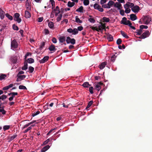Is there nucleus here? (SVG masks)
Returning <instances> with one entry per match:
<instances>
[{
    "instance_id": "f257e3e1",
    "label": "nucleus",
    "mask_w": 152,
    "mask_h": 152,
    "mask_svg": "<svg viewBox=\"0 0 152 152\" xmlns=\"http://www.w3.org/2000/svg\"><path fill=\"white\" fill-rule=\"evenodd\" d=\"M142 23L144 24H148L151 21V18L149 16H143L142 18Z\"/></svg>"
},
{
    "instance_id": "f03ea898",
    "label": "nucleus",
    "mask_w": 152,
    "mask_h": 152,
    "mask_svg": "<svg viewBox=\"0 0 152 152\" xmlns=\"http://www.w3.org/2000/svg\"><path fill=\"white\" fill-rule=\"evenodd\" d=\"M121 24L126 25H128L130 28L132 26V23L129 20H127V18L124 17L122 18L120 22Z\"/></svg>"
},
{
    "instance_id": "7ed1b4c3",
    "label": "nucleus",
    "mask_w": 152,
    "mask_h": 152,
    "mask_svg": "<svg viewBox=\"0 0 152 152\" xmlns=\"http://www.w3.org/2000/svg\"><path fill=\"white\" fill-rule=\"evenodd\" d=\"M19 16L20 14L17 13H15L13 16L14 20L18 23H20L21 21V19L19 18Z\"/></svg>"
},
{
    "instance_id": "20e7f679",
    "label": "nucleus",
    "mask_w": 152,
    "mask_h": 152,
    "mask_svg": "<svg viewBox=\"0 0 152 152\" xmlns=\"http://www.w3.org/2000/svg\"><path fill=\"white\" fill-rule=\"evenodd\" d=\"M18 46V44L16 40L14 39L11 42V48L12 49H15L17 48Z\"/></svg>"
},
{
    "instance_id": "39448f33",
    "label": "nucleus",
    "mask_w": 152,
    "mask_h": 152,
    "mask_svg": "<svg viewBox=\"0 0 152 152\" xmlns=\"http://www.w3.org/2000/svg\"><path fill=\"white\" fill-rule=\"evenodd\" d=\"M31 3L30 0H27L26 2V7L28 11L31 10Z\"/></svg>"
},
{
    "instance_id": "423d86ee",
    "label": "nucleus",
    "mask_w": 152,
    "mask_h": 152,
    "mask_svg": "<svg viewBox=\"0 0 152 152\" xmlns=\"http://www.w3.org/2000/svg\"><path fill=\"white\" fill-rule=\"evenodd\" d=\"M95 9L98 10L100 12H103L104 11L103 9L101 7V6L97 4H95L94 5Z\"/></svg>"
},
{
    "instance_id": "0eeeda50",
    "label": "nucleus",
    "mask_w": 152,
    "mask_h": 152,
    "mask_svg": "<svg viewBox=\"0 0 152 152\" xmlns=\"http://www.w3.org/2000/svg\"><path fill=\"white\" fill-rule=\"evenodd\" d=\"M132 11L134 13H137L140 10L139 6L135 5L131 8Z\"/></svg>"
},
{
    "instance_id": "6e6552de",
    "label": "nucleus",
    "mask_w": 152,
    "mask_h": 152,
    "mask_svg": "<svg viewBox=\"0 0 152 152\" xmlns=\"http://www.w3.org/2000/svg\"><path fill=\"white\" fill-rule=\"evenodd\" d=\"M17 77L18 78L16 81L17 82H19L24 79L26 77V76L25 75H18Z\"/></svg>"
},
{
    "instance_id": "1a4fd4ad",
    "label": "nucleus",
    "mask_w": 152,
    "mask_h": 152,
    "mask_svg": "<svg viewBox=\"0 0 152 152\" xmlns=\"http://www.w3.org/2000/svg\"><path fill=\"white\" fill-rule=\"evenodd\" d=\"M49 56H45L42 59L39 60V62L40 64L44 63L47 61L49 59Z\"/></svg>"
},
{
    "instance_id": "9d476101",
    "label": "nucleus",
    "mask_w": 152,
    "mask_h": 152,
    "mask_svg": "<svg viewBox=\"0 0 152 152\" xmlns=\"http://www.w3.org/2000/svg\"><path fill=\"white\" fill-rule=\"evenodd\" d=\"M134 6L133 3L129 2L128 3H126V4H125L124 5V8L129 7L132 8Z\"/></svg>"
},
{
    "instance_id": "9b49d317",
    "label": "nucleus",
    "mask_w": 152,
    "mask_h": 152,
    "mask_svg": "<svg viewBox=\"0 0 152 152\" xmlns=\"http://www.w3.org/2000/svg\"><path fill=\"white\" fill-rule=\"evenodd\" d=\"M114 7L117 8L119 10H121L122 8L121 4L119 2H116L114 4Z\"/></svg>"
},
{
    "instance_id": "f8f14e48",
    "label": "nucleus",
    "mask_w": 152,
    "mask_h": 152,
    "mask_svg": "<svg viewBox=\"0 0 152 152\" xmlns=\"http://www.w3.org/2000/svg\"><path fill=\"white\" fill-rule=\"evenodd\" d=\"M142 35L143 39H144L149 36L150 35V33L148 31H146L145 32H144Z\"/></svg>"
},
{
    "instance_id": "ddd939ff",
    "label": "nucleus",
    "mask_w": 152,
    "mask_h": 152,
    "mask_svg": "<svg viewBox=\"0 0 152 152\" xmlns=\"http://www.w3.org/2000/svg\"><path fill=\"white\" fill-rule=\"evenodd\" d=\"M67 31L69 33H72L73 34H76V28H75L73 29L71 28H69L67 29Z\"/></svg>"
},
{
    "instance_id": "4468645a",
    "label": "nucleus",
    "mask_w": 152,
    "mask_h": 152,
    "mask_svg": "<svg viewBox=\"0 0 152 152\" xmlns=\"http://www.w3.org/2000/svg\"><path fill=\"white\" fill-rule=\"evenodd\" d=\"M49 50L50 51L55 52L57 49L55 48V46L53 44H51L48 48Z\"/></svg>"
},
{
    "instance_id": "2eb2a0df",
    "label": "nucleus",
    "mask_w": 152,
    "mask_h": 152,
    "mask_svg": "<svg viewBox=\"0 0 152 152\" xmlns=\"http://www.w3.org/2000/svg\"><path fill=\"white\" fill-rule=\"evenodd\" d=\"M29 11L27 10L25 12V17L26 18H29L31 16V14L29 13Z\"/></svg>"
},
{
    "instance_id": "dca6fc26",
    "label": "nucleus",
    "mask_w": 152,
    "mask_h": 152,
    "mask_svg": "<svg viewBox=\"0 0 152 152\" xmlns=\"http://www.w3.org/2000/svg\"><path fill=\"white\" fill-rule=\"evenodd\" d=\"M53 10H54V11L55 12L56 11H57V12H55V16H56L58 15V14L60 13L61 12V11L60 10L58 6H56V8L54 9Z\"/></svg>"
},
{
    "instance_id": "f3484780",
    "label": "nucleus",
    "mask_w": 152,
    "mask_h": 152,
    "mask_svg": "<svg viewBox=\"0 0 152 152\" xmlns=\"http://www.w3.org/2000/svg\"><path fill=\"white\" fill-rule=\"evenodd\" d=\"M130 18L131 20L134 21L137 19V17L135 15L132 14L130 15Z\"/></svg>"
},
{
    "instance_id": "a211bd4d",
    "label": "nucleus",
    "mask_w": 152,
    "mask_h": 152,
    "mask_svg": "<svg viewBox=\"0 0 152 152\" xmlns=\"http://www.w3.org/2000/svg\"><path fill=\"white\" fill-rule=\"evenodd\" d=\"M107 4L108 8H110L113 5H114V2L112 1H110L108 2Z\"/></svg>"
},
{
    "instance_id": "6ab92c4d",
    "label": "nucleus",
    "mask_w": 152,
    "mask_h": 152,
    "mask_svg": "<svg viewBox=\"0 0 152 152\" xmlns=\"http://www.w3.org/2000/svg\"><path fill=\"white\" fill-rule=\"evenodd\" d=\"M24 66L22 68V69L23 70H26L28 69V64L26 61H24Z\"/></svg>"
},
{
    "instance_id": "aec40b11",
    "label": "nucleus",
    "mask_w": 152,
    "mask_h": 152,
    "mask_svg": "<svg viewBox=\"0 0 152 152\" xmlns=\"http://www.w3.org/2000/svg\"><path fill=\"white\" fill-rule=\"evenodd\" d=\"M107 39L110 42L112 41L113 40V36L109 34L107 35Z\"/></svg>"
},
{
    "instance_id": "412c9836",
    "label": "nucleus",
    "mask_w": 152,
    "mask_h": 152,
    "mask_svg": "<svg viewBox=\"0 0 152 152\" xmlns=\"http://www.w3.org/2000/svg\"><path fill=\"white\" fill-rule=\"evenodd\" d=\"M50 148V146L49 145H47L41 149V151L42 152H45L49 149Z\"/></svg>"
},
{
    "instance_id": "4be33fe9",
    "label": "nucleus",
    "mask_w": 152,
    "mask_h": 152,
    "mask_svg": "<svg viewBox=\"0 0 152 152\" xmlns=\"http://www.w3.org/2000/svg\"><path fill=\"white\" fill-rule=\"evenodd\" d=\"M106 64V62H104L102 63L99 66V68L100 69H103L105 67Z\"/></svg>"
},
{
    "instance_id": "5701e85b",
    "label": "nucleus",
    "mask_w": 152,
    "mask_h": 152,
    "mask_svg": "<svg viewBox=\"0 0 152 152\" xmlns=\"http://www.w3.org/2000/svg\"><path fill=\"white\" fill-rule=\"evenodd\" d=\"M13 86V84H10L8 86H6L4 87L3 88V90H7L9 89L10 88L12 87Z\"/></svg>"
},
{
    "instance_id": "b1692460",
    "label": "nucleus",
    "mask_w": 152,
    "mask_h": 152,
    "mask_svg": "<svg viewBox=\"0 0 152 152\" xmlns=\"http://www.w3.org/2000/svg\"><path fill=\"white\" fill-rule=\"evenodd\" d=\"M120 32H121V35H122V36L126 38V39H128L129 38V37H128V36L124 31H120Z\"/></svg>"
},
{
    "instance_id": "393cba45",
    "label": "nucleus",
    "mask_w": 152,
    "mask_h": 152,
    "mask_svg": "<svg viewBox=\"0 0 152 152\" xmlns=\"http://www.w3.org/2000/svg\"><path fill=\"white\" fill-rule=\"evenodd\" d=\"M27 63L29 64H31L34 62V60L31 58H28L26 60Z\"/></svg>"
},
{
    "instance_id": "a878e982",
    "label": "nucleus",
    "mask_w": 152,
    "mask_h": 152,
    "mask_svg": "<svg viewBox=\"0 0 152 152\" xmlns=\"http://www.w3.org/2000/svg\"><path fill=\"white\" fill-rule=\"evenodd\" d=\"M4 12L1 9H0V17L1 19H3L4 17Z\"/></svg>"
},
{
    "instance_id": "bb28decb",
    "label": "nucleus",
    "mask_w": 152,
    "mask_h": 152,
    "mask_svg": "<svg viewBox=\"0 0 152 152\" xmlns=\"http://www.w3.org/2000/svg\"><path fill=\"white\" fill-rule=\"evenodd\" d=\"M137 33V35H141V34L143 32L142 29L140 28V29H137L136 32Z\"/></svg>"
},
{
    "instance_id": "cd10ccee",
    "label": "nucleus",
    "mask_w": 152,
    "mask_h": 152,
    "mask_svg": "<svg viewBox=\"0 0 152 152\" xmlns=\"http://www.w3.org/2000/svg\"><path fill=\"white\" fill-rule=\"evenodd\" d=\"M83 6H80L79 8L77 9V12H80V13H83Z\"/></svg>"
},
{
    "instance_id": "c85d7f7f",
    "label": "nucleus",
    "mask_w": 152,
    "mask_h": 152,
    "mask_svg": "<svg viewBox=\"0 0 152 152\" xmlns=\"http://www.w3.org/2000/svg\"><path fill=\"white\" fill-rule=\"evenodd\" d=\"M75 4L74 2H71L69 1L68 3V6L69 7H72L75 5Z\"/></svg>"
},
{
    "instance_id": "c756f323",
    "label": "nucleus",
    "mask_w": 152,
    "mask_h": 152,
    "mask_svg": "<svg viewBox=\"0 0 152 152\" xmlns=\"http://www.w3.org/2000/svg\"><path fill=\"white\" fill-rule=\"evenodd\" d=\"M59 41L61 42H63L65 41V38L64 37H60L59 39Z\"/></svg>"
},
{
    "instance_id": "7c9ffc66",
    "label": "nucleus",
    "mask_w": 152,
    "mask_h": 152,
    "mask_svg": "<svg viewBox=\"0 0 152 152\" xmlns=\"http://www.w3.org/2000/svg\"><path fill=\"white\" fill-rule=\"evenodd\" d=\"M102 20L104 22H109L110 21V19L106 17H104L102 18Z\"/></svg>"
},
{
    "instance_id": "2f4dec72",
    "label": "nucleus",
    "mask_w": 152,
    "mask_h": 152,
    "mask_svg": "<svg viewBox=\"0 0 152 152\" xmlns=\"http://www.w3.org/2000/svg\"><path fill=\"white\" fill-rule=\"evenodd\" d=\"M82 85L84 87L86 88H88V86H90V85L88 83V82H85L83 83Z\"/></svg>"
},
{
    "instance_id": "473e14b6",
    "label": "nucleus",
    "mask_w": 152,
    "mask_h": 152,
    "mask_svg": "<svg viewBox=\"0 0 152 152\" xmlns=\"http://www.w3.org/2000/svg\"><path fill=\"white\" fill-rule=\"evenodd\" d=\"M48 26L50 28H52L54 26L53 23V22L50 21L48 23Z\"/></svg>"
},
{
    "instance_id": "72a5a7b5",
    "label": "nucleus",
    "mask_w": 152,
    "mask_h": 152,
    "mask_svg": "<svg viewBox=\"0 0 152 152\" xmlns=\"http://www.w3.org/2000/svg\"><path fill=\"white\" fill-rule=\"evenodd\" d=\"M12 28L14 30L18 31L19 29L18 27L15 24H14L12 25Z\"/></svg>"
},
{
    "instance_id": "f704fd0d",
    "label": "nucleus",
    "mask_w": 152,
    "mask_h": 152,
    "mask_svg": "<svg viewBox=\"0 0 152 152\" xmlns=\"http://www.w3.org/2000/svg\"><path fill=\"white\" fill-rule=\"evenodd\" d=\"M34 68L31 66H30L28 67V70L29 71L30 73H32L34 71Z\"/></svg>"
},
{
    "instance_id": "c9c22d12",
    "label": "nucleus",
    "mask_w": 152,
    "mask_h": 152,
    "mask_svg": "<svg viewBox=\"0 0 152 152\" xmlns=\"http://www.w3.org/2000/svg\"><path fill=\"white\" fill-rule=\"evenodd\" d=\"M6 16L11 20H12L13 19V17L8 13L6 14Z\"/></svg>"
},
{
    "instance_id": "e433bc0d",
    "label": "nucleus",
    "mask_w": 152,
    "mask_h": 152,
    "mask_svg": "<svg viewBox=\"0 0 152 152\" xmlns=\"http://www.w3.org/2000/svg\"><path fill=\"white\" fill-rule=\"evenodd\" d=\"M10 126L9 125H5L3 126V128L4 131L8 130L10 128Z\"/></svg>"
},
{
    "instance_id": "4c0bfd02",
    "label": "nucleus",
    "mask_w": 152,
    "mask_h": 152,
    "mask_svg": "<svg viewBox=\"0 0 152 152\" xmlns=\"http://www.w3.org/2000/svg\"><path fill=\"white\" fill-rule=\"evenodd\" d=\"M50 1L52 7V9L55 7V2L53 0H50Z\"/></svg>"
},
{
    "instance_id": "58836bf2",
    "label": "nucleus",
    "mask_w": 152,
    "mask_h": 152,
    "mask_svg": "<svg viewBox=\"0 0 152 152\" xmlns=\"http://www.w3.org/2000/svg\"><path fill=\"white\" fill-rule=\"evenodd\" d=\"M7 98V96L4 95H2L1 96H0V100H1V99L2 100H3L5 99H6Z\"/></svg>"
},
{
    "instance_id": "ea45409f",
    "label": "nucleus",
    "mask_w": 152,
    "mask_h": 152,
    "mask_svg": "<svg viewBox=\"0 0 152 152\" xmlns=\"http://www.w3.org/2000/svg\"><path fill=\"white\" fill-rule=\"evenodd\" d=\"M89 3V0H84L83 1L84 4L85 6L88 5Z\"/></svg>"
},
{
    "instance_id": "a19ab883",
    "label": "nucleus",
    "mask_w": 152,
    "mask_h": 152,
    "mask_svg": "<svg viewBox=\"0 0 152 152\" xmlns=\"http://www.w3.org/2000/svg\"><path fill=\"white\" fill-rule=\"evenodd\" d=\"M62 16V14H61L59 15V16H58L56 19L57 21V22H59L60 21V20H61V18Z\"/></svg>"
},
{
    "instance_id": "79ce46f5",
    "label": "nucleus",
    "mask_w": 152,
    "mask_h": 152,
    "mask_svg": "<svg viewBox=\"0 0 152 152\" xmlns=\"http://www.w3.org/2000/svg\"><path fill=\"white\" fill-rule=\"evenodd\" d=\"M40 113V111L39 110H38L36 112H34V113H33L31 115L33 117H34L36 115L39 114Z\"/></svg>"
},
{
    "instance_id": "37998d69",
    "label": "nucleus",
    "mask_w": 152,
    "mask_h": 152,
    "mask_svg": "<svg viewBox=\"0 0 152 152\" xmlns=\"http://www.w3.org/2000/svg\"><path fill=\"white\" fill-rule=\"evenodd\" d=\"M45 45V43L44 42H42L39 47V49L40 50H41L42 49V48L44 47Z\"/></svg>"
},
{
    "instance_id": "c03bdc74",
    "label": "nucleus",
    "mask_w": 152,
    "mask_h": 152,
    "mask_svg": "<svg viewBox=\"0 0 152 152\" xmlns=\"http://www.w3.org/2000/svg\"><path fill=\"white\" fill-rule=\"evenodd\" d=\"M19 88L20 89H23L25 90L27 89L26 87L23 85H20L19 86Z\"/></svg>"
},
{
    "instance_id": "a18cd8bd",
    "label": "nucleus",
    "mask_w": 152,
    "mask_h": 152,
    "mask_svg": "<svg viewBox=\"0 0 152 152\" xmlns=\"http://www.w3.org/2000/svg\"><path fill=\"white\" fill-rule=\"evenodd\" d=\"M116 57V56H115V55L114 54L113 55L111 58V60L113 62H114L115 61V58Z\"/></svg>"
},
{
    "instance_id": "49530a36",
    "label": "nucleus",
    "mask_w": 152,
    "mask_h": 152,
    "mask_svg": "<svg viewBox=\"0 0 152 152\" xmlns=\"http://www.w3.org/2000/svg\"><path fill=\"white\" fill-rule=\"evenodd\" d=\"M88 20L91 23H94L95 22V20L93 18H90L88 19Z\"/></svg>"
},
{
    "instance_id": "de8ad7c7",
    "label": "nucleus",
    "mask_w": 152,
    "mask_h": 152,
    "mask_svg": "<svg viewBox=\"0 0 152 152\" xmlns=\"http://www.w3.org/2000/svg\"><path fill=\"white\" fill-rule=\"evenodd\" d=\"M6 77V76L5 75L1 74V75H0V80H2L4 79Z\"/></svg>"
},
{
    "instance_id": "09e8293b",
    "label": "nucleus",
    "mask_w": 152,
    "mask_h": 152,
    "mask_svg": "<svg viewBox=\"0 0 152 152\" xmlns=\"http://www.w3.org/2000/svg\"><path fill=\"white\" fill-rule=\"evenodd\" d=\"M148 28V27L147 26H144L143 25H140V28L141 29H142L143 28L147 29Z\"/></svg>"
},
{
    "instance_id": "8fccbe9b",
    "label": "nucleus",
    "mask_w": 152,
    "mask_h": 152,
    "mask_svg": "<svg viewBox=\"0 0 152 152\" xmlns=\"http://www.w3.org/2000/svg\"><path fill=\"white\" fill-rule=\"evenodd\" d=\"M96 89L98 91H99L101 89V87L100 86H99L98 85L96 84L95 87Z\"/></svg>"
},
{
    "instance_id": "3c124183",
    "label": "nucleus",
    "mask_w": 152,
    "mask_h": 152,
    "mask_svg": "<svg viewBox=\"0 0 152 152\" xmlns=\"http://www.w3.org/2000/svg\"><path fill=\"white\" fill-rule=\"evenodd\" d=\"M125 8L126 9L125 12L126 13H129L130 12L131 10L129 8L126 7Z\"/></svg>"
},
{
    "instance_id": "603ef678",
    "label": "nucleus",
    "mask_w": 152,
    "mask_h": 152,
    "mask_svg": "<svg viewBox=\"0 0 152 152\" xmlns=\"http://www.w3.org/2000/svg\"><path fill=\"white\" fill-rule=\"evenodd\" d=\"M17 136V135H13L10 137V141L13 140Z\"/></svg>"
},
{
    "instance_id": "864d4df0",
    "label": "nucleus",
    "mask_w": 152,
    "mask_h": 152,
    "mask_svg": "<svg viewBox=\"0 0 152 152\" xmlns=\"http://www.w3.org/2000/svg\"><path fill=\"white\" fill-rule=\"evenodd\" d=\"M83 28L82 26H78L77 27V34L78 33V31H81L83 29Z\"/></svg>"
},
{
    "instance_id": "5fc2aeb1",
    "label": "nucleus",
    "mask_w": 152,
    "mask_h": 152,
    "mask_svg": "<svg viewBox=\"0 0 152 152\" xmlns=\"http://www.w3.org/2000/svg\"><path fill=\"white\" fill-rule=\"evenodd\" d=\"M71 39H71L69 37H67L66 39V42L68 44L70 43V42L71 40Z\"/></svg>"
},
{
    "instance_id": "6e6d98bb",
    "label": "nucleus",
    "mask_w": 152,
    "mask_h": 152,
    "mask_svg": "<svg viewBox=\"0 0 152 152\" xmlns=\"http://www.w3.org/2000/svg\"><path fill=\"white\" fill-rule=\"evenodd\" d=\"M122 42V40L121 39H118L116 41V43L118 45H119L121 42Z\"/></svg>"
},
{
    "instance_id": "4d7b16f0",
    "label": "nucleus",
    "mask_w": 152,
    "mask_h": 152,
    "mask_svg": "<svg viewBox=\"0 0 152 152\" xmlns=\"http://www.w3.org/2000/svg\"><path fill=\"white\" fill-rule=\"evenodd\" d=\"M90 28L92 29V30H96V31H98V28H97V27L96 26H95V27H93V26H91V27H90Z\"/></svg>"
},
{
    "instance_id": "13d9d810",
    "label": "nucleus",
    "mask_w": 152,
    "mask_h": 152,
    "mask_svg": "<svg viewBox=\"0 0 152 152\" xmlns=\"http://www.w3.org/2000/svg\"><path fill=\"white\" fill-rule=\"evenodd\" d=\"M31 53L30 52H27L25 56V60H26V58L27 57V56H28L30 55L31 56Z\"/></svg>"
},
{
    "instance_id": "bf43d9fd",
    "label": "nucleus",
    "mask_w": 152,
    "mask_h": 152,
    "mask_svg": "<svg viewBox=\"0 0 152 152\" xmlns=\"http://www.w3.org/2000/svg\"><path fill=\"white\" fill-rule=\"evenodd\" d=\"M0 112H1L3 115H4L6 114V111L4 110V109H0Z\"/></svg>"
},
{
    "instance_id": "052dcab7",
    "label": "nucleus",
    "mask_w": 152,
    "mask_h": 152,
    "mask_svg": "<svg viewBox=\"0 0 152 152\" xmlns=\"http://www.w3.org/2000/svg\"><path fill=\"white\" fill-rule=\"evenodd\" d=\"M93 87H91L89 88V91L91 94H93L94 93L93 91Z\"/></svg>"
},
{
    "instance_id": "680f3d73",
    "label": "nucleus",
    "mask_w": 152,
    "mask_h": 152,
    "mask_svg": "<svg viewBox=\"0 0 152 152\" xmlns=\"http://www.w3.org/2000/svg\"><path fill=\"white\" fill-rule=\"evenodd\" d=\"M12 61L13 63L15 64L17 61V59L16 57H14L12 59Z\"/></svg>"
},
{
    "instance_id": "e2e57ef3",
    "label": "nucleus",
    "mask_w": 152,
    "mask_h": 152,
    "mask_svg": "<svg viewBox=\"0 0 152 152\" xmlns=\"http://www.w3.org/2000/svg\"><path fill=\"white\" fill-rule=\"evenodd\" d=\"M120 14L122 16H124V10H121L120 11Z\"/></svg>"
},
{
    "instance_id": "0e129e2a",
    "label": "nucleus",
    "mask_w": 152,
    "mask_h": 152,
    "mask_svg": "<svg viewBox=\"0 0 152 152\" xmlns=\"http://www.w3.org/2000/svg\"><path fill=\"white\" fill-rule=\"evenodd\" d=\"M52 41L53 43H56L57 42V40L56 39L55 37H53L52 38Z\"/></svg>"
},
{
    "instance_id": "69168bd1",
    "label": "nucleus",
    "mask_w": 152,
    "mask_h": 152,
    "mask_svg": "<svg viewBox=\"0 0 152 152\" xmlns=\"http://www.w3.org/2000/svg\"><path fill=\"white\" fill-rule=\"evenodd\" d=\"M49 141L50 139H47L46 140H45L43 142V144L44 145H45L47 144L49 142Z\"/></svg>"
},
{
    "instance_id": "338daca9",
    "label": "nucleus",
    "mask_w": 152,
    "mask_h": 152,
    "mask_svg": "<svg viewBox=\"0 0 152 152\" xmlns=\"http://www.w3.org/2000/svg\"><path fill=\"white\" fill-rule=\"evenodd\" d=\"M70 43L72 44H74L75 43V40L74 39H72Z\"/></svg>"
},
{
    "instance_id": "774afa93",
    "label": "nucleus",
    "mask_w": 152,
    "mask_h": 152,
    "mask_svg": "<svg viewBox=\"0 0 152 152\" xmlns=\"http://www.w3.org/2000/svg\"><path fill=\"white\" fill-rule=\"evenodd\" d=\"M12 96H13L14 98L15 97V96L16 95H18V93L17 92H12Z\"/></svg>"
}]
</instances>
